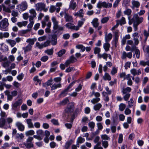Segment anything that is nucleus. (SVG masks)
<instances>
[{"label":"nucleus","mask_w":149,"mask_h":149,"mask_svg":"<svg viewBox=\"0 0 149 149\" xmlns=\"http://www.w3.org/2000/svg\"><path fill=\"white\" fill-rule=\"evenodd\" d=\"M52 20L53 23V31H56L54 33H56L57 31H63L64 27L60 26L58 25V22L57 21L54 17H53L52 18Z\"/></svg>","instance_id":"1"},{"label":"nucleus","mask_w":149,"mask_h":149,"mask_svg":"<svg viewBox=\"0 0 149 149\" xmlns=\"http://www.w3.org/2000/svg\"><path fill=\"white\" fill-rule=\"evenodd\" d=\"M9 25L8 19L5 18L0 22V29L2 31H7V29Z\"/></svg>","instance_id":"2"},{"label":"nucleus","mask_w":149,"mask_h":149,"mask_svg":"<svg viewBox=\"0 0 149 149\" xmlns=\"http://www.w3.org/2000/svg\"><path fill=\"white\" fill-rule=\"evenodd\" d=\"M143 19L142 17H139L138 14H135L131 19V21L133 22V24H139L143 21Z\"/></svg>","instance_id":"3"},{"label":"nucleus","mask_w":149,"mask_h":149,"mask_svg":"<svg viewBox=\"0 0 149 149\" xmlns=\"http://www.w3.org/2000/svg\"><path fill=\"white\" fill-rule=\"evenodd\" d=\"M35 7L36 10L38 11H40L42 10L46 12L48 10V7L45 8V5L42 3H39L35 5Z\"/></svg>","instance_id":"4"},{"label":"nucleus","mask_w":149,"mask_h":149,"mask_svg":"<svg viewBox=\"0 0 149 149\" xmlns=\"http://www.w3.org/2000/svg\"><path fill=\"white\" fill-rule=\"evenodd\" d=\"M112 6L111 3L107 2L105 1L101 2L99 1L97 4V7L99 8L103 7L104 8H111Z\"/></svg>","instance_id":"5"},{"label":"nucleus","mask_w":149,"mask_h":149,"mask_svg":"<svg viewBox=\"0 0 149 149\" xmlns=\"http://www.w3.org/2000/svg\"><path fill=\"white\" fill-rule=\"evenodd\" d=\"M27 7V4L25 1L22 2L20 4L17 6V10L20 12L26 10Z\"/></svg>","instance_id":"6"},{"label":"nucleus","mask_w":149,"mask_h":149,"mask_svg":"<svg viewBox=\"0 0 149 149\" xmlns=\"http://www.w3.org/2000/svg\"><path fill=\"white\" fill-rule=\"evenodd\" d=\"M5 3L8 7V8L7 9V11L9 13L11 12L10 9H13L15 8V5L12 3L10 0H6L5 2Z\"/></svg>","instance_id":"7"},{"label":"nucleus","mask_w":149,"mask_h":149,"mask_svg":"<svg viewBox=\"0 0 149 149\" xmlns=\"http://www.w3.org/2000/svg\"><path fill=\"white\" fill-rule=\"evenodd\" d=\"M22 103V100L21 99H19L15 102L13 103L11 105L12 109L15 111L17 110L18 107H19Z\"/></svg>","instance_id":"8"},{"label":"nucleus","mask_w":149,"mask_h":149,"mask_svg":"<svg viewBox=\"0 0 149 149\" xmlns=\"http://www.w3.org/2000/svg\"><path fill=\"white\" fill-rule=\"evenodd\" d=\"M50 43L53 45H56L57 43V36L56 35L54 34L52 35L51 38H49Z\"/></svg>","instance_id":"9"},{"label":"nucleus","mask_w":149,"mask_h":149,"mask_svg":"<svg viewBox=\"0 0 149 149\" xmlns=\"http://www.w3.org/2000/svg\"><path fill=\"white\" fill-rule=\"evenodd\" d=\"M29 13L30 14V15H29V20H33L37 15L35 10L34 9H32L29 10Z\"/></svg>","instance_id":"10"},{"label":"nucleus","mask_w":149,"mask_h":149,"mask_svg":"<svg viewBox=\"0 0 149 149\" xmlns=\"http://www.w3.org/2000/svg\"><path fill=\"white\" fill-rule=\"evenodd\" d=\"M77 6L76 2L74 0H71L70 2L69 9L70 10H75L77 8Z\"/></svg>","instance_id":"11"},{"label":"nucleus","mask_w":149,"mask_h":149,"mask_svg":"<svg viewBox=\"0 0 149 149\" xmlns=\"http://www.w3.org/2000/svg\"><path fill=\"white\" fill-rule=\"evenodd\" d=\"M74 106L72 104H69L65 109V112L66 113H69L72 112L74 110Z\"/></svg>","instance_id":"12"},{"label":"nucleus","mask_w":149,"mask_h":149,"mask_svg":"<svg viewBox=\"0 0 149 149\" xmlns=\"http://www.w3.org/2000/svg\"><path fill=\"white\" fill-rule=\"evenodd\" d=\"M65 26L68 29H73L75 31H77L78 30V27H76L73 24H72L71 23H69L65 24Z\"/></svg>","instance_id":"13"},{"label":"nucleus","mask_w":149,"mask_h":149,"mask_svg":"<svg viewBox=\"0 0 149 149\" xmlns=\"http://www.w3.org/2000/svg\"><path fill=\"white\" fill-rule=\"evenodd\" d=\"M16 125L19 131L22 132L24 130V126L21 122H17L16 123Z\"/></svg>","instance_id":"14"},{"label":"nucleus","mask_w":149,"mask_h":149,"mask_svg":"<svg viewBox=\"0 0 149 149\" xmlns=\"http://www.w3.org/2000/svg\"><path fill=\"white\" fill-rule=\"evenodd\" d=\"M112 37V35L111 33L107 34V33L106 32L105 36V42H109L111 39Z\"/></svg>","instance_id":"15"},{"label":"nucleus","mask_w":149,"mask_h":149,"mask_svg":"<svg viewBox=\"0 0 149 149\" xmlns=\"http://www.w3.org/2000/svg\"><path fill=\"white\" fill-rule=\"evenodd\" d=\"M132 6L131 7L132 9H134L135 8H138L140 6V3L138 1L133 0L132 1Z\"/></svg>","instance_id":"16"},{"label":"nucleus","mask_w":149,"mask_h":149,"mask_svg":"<svg viewBox=\"0 0 149 149\" xmlns=\"http://www.w3.org/2000/svg\"><path fill=\"white\" fill-rule=\"evenodd\" d=\"M131 73L134 75H139L141 73L140 69H139L137 71L136 69L133 68L130 70Z\"/></svg>","instance_id":"17"},{"label":"nucleus","mask_w":149,"mask_h":149,"mask_svg":"<svg viewBox=\"0 0 149 149\" xmlns=\"http://www.w3.org/2000/svg\"><path fill=\"white\" fill-rule=\"evenodd\" d=\"M64 18L66 22H72L73 18L72 16L65 12Z\"/></svg>","instance_id":"18"},{"label":"nucleus","mask_w":149,"mask_h":149,"mask_svg":"<svg viewBox=\"0 0 149 149\" xmlns=\"http://www.w3.org/2000/svg\"><path fill=\"white\" fill-rule=\"evenodd\" d=\"M75 16L79 17H80L83 18L84 16V10L83 9H80L79 11L74 14Z\"/></svg>","instance_id":"19"},{"label":"nucleus","mask_w":149,"mask_h":149,"mask_svg":"<svg viewBox=\"0 0 149 149\" xmlns=\"http://www.w3.org/2000/svg\"><path fill=\"white\" fill-rule=\"evenodd\" d=\"M4 93L7 97V100L9 101H11L13 99V97L10 93V92L8 90H6L4 92Z\"/></svg>","instance_id":"20"},{"label":"nucleus","mask_w":149,"mask_h":149,"mask_svg":"<svg viewBox=\"0 0 149 149\" xmlns=\"http://www.w3.org/2000/svg\"><path fill=\"white\" fill-rule=\"evenodd\" d=\"M98 22V19L97 18H95L93 19L91 23L92 24L93 27L96 28L99 25V23Z\"/></svg>","instance_id":"21"},{"label":"nucleus","mask_w":149,"mask_h":149,"mask_svg":"<svg viewBox=\"0 0 149 149\" xmlns=\"http://www.w3.org/2000/svg\"><path fill=\"white\" fill-rule=\"evenodd\" d=\"M85 20L86 19L85 18H82L80 20L78 21V22L77 26H76V27H78V30H79V28L81 27L83 24Z\"/></svg>","instance_id":"22"},{"label":"nucleus","mask_w":149,"mask_h":149,"mask_svg":"<svg viewBox=\"0 0 149 149\" xmlns=\"http://www.w3.org/2000/svg\"><path fill=\"white\" fill-rule=\"evenodd\" d=\"M116 22L120 25H122L123 24H125L126 23L125 18L124 17H122L121 19L120 20H116Z\"/></svg>","instance_id":"23"},{"label":"nucleus","mask_w":149,"mask_h":149,"mask_svg":"<svg viewBox=\"0 0 149 149\" xmlns=\"http://www.w3.org/2000/svg\"><path fill=\"white\" fill-rule=\"evenodd\" d=\"M70 91L67 88H66L61 93L59 96L61 97H63L66 96L68 94V92Z\"/></svg>","instance_id":"24"},{"label":"nucleus","mask_w":149,"mask_h":149,"mask_svg":"<svg viewBox=\"0 0 149 149\" xmlns=\"http://www.w3.org/2000/svg\"><path fill=\"white\" fill-rule=\"evenodd\" d=\"M6 42L8 43L12 47H14L16 44L15 41L12 40H6Z\"/></svg>","instance_id":"25"},{"label":"nucleus","mask_w":149,"mask_h":149,"mask_svg":"<svg viewBox=\"0 0 149 149\" xmlns=\"http://www.w3.org/2000/svg\"><path fill=\"white\" fill-rule=\"evenodd\" d=\"M61 86V85L60 83L58 84L55 83L51 86V90H55L58 88H60Z\"/></svg>","instance_id":"26"},{"label":"nucleus","mask_w":149,"mask_h":149,"mask_svg":"<svg viewBox=\"0 0 149 149\" xmlns=\"http://www.w3.org/2000/svg\"><path fill=\"white\" fill-rule=\"evenodd\" d=\"M36 38H29L26 40V42L27 43H29V44L28 45H30L32 46L34 44L35 42L36 41Z\"/></svg>","instance_id":"27"},{"label":"nucleus","mask_w":149,"mask_h":149,"mask_svg":"<svg viewBox=\"0 0 149 149\" xmlns=\"http://www.w3.org/2000/svg\"><path fill=\"white\" fill-rule=\"evenodd\" d=\"M27 24V22L26 21H23L21 22H18L17 24L19 27H21L23 26H26Z\"/></svg>","instance_id":"28"},{"label":"nucleus","mask_w":149,"mask_h":149,"mask_svg":"<svg viewBox=\"0 0 149 149\" xmlns=\"http://www.w3.org/2000/svg\"><path fill=\"white\" fill-rule=\"evenodd\" d=\"M110 47V45L109 42H105L103 45V48L106 52L109 50Z\"/></svg>","instance_id":"29"},{"label":"nucleus","mask_w":149,"mask_h":149,"mask_svg":"<svg viewBox=\"0 0 149 149\" xmlns=\"http://www.w3.org/2000/svg\"><path fill=\"white\" fill-rule=\"evenodd\" d=\"M72 139H70L69 141H67L65 143L64 146L65 148V149H68L72 143Z\"/></svg>","instance_id":"30"},{"label":"nucleus","mask_w":149,"mask_h":149,"mask_svg":"<svg viewBox=\"0 0 149 149\" xmlns=\"http://www.w3.org/2000/svg\"><path fill=\"white\" fill-rule=\"evenodd\" d=\"M9 36V34L8 32H5L3 33L2 32H0V39H2L3 37L8 38Z\"/></svg>","instance_id":"31"},{"label":"nucleus","mask_w":149,"mask_h":149,"mask_svg":"<svg viewBox=\"0 0 149 149\" xmlns=\"http://www.w3.org/2000/svg\"><path fill=\"white\" fill-rule=\"evenodd\" d=\"M32 46L30 45H28L26 47L23 48L25 52H26L31 50Z\"/></svg>","instance_id":"32"},{"label":"nucleus","mask_w":149,"mask_h":149,"mask_svg":"<svg viewBox=\"0 0 149 149\" xmlns=\"http://www.w3.org/2000/svg\"><path fill=\"white\" fill-rule=\"evenodd\" d=\"M53 81V80L52 78H51L49 80L47 81L46 82L44 83L42 86L44 87H46L48 86L51 85L52 84V83Z\"/></svg>","instance_id":"33"},{"label":"nucleus","mask_w":149,"mask_h":149,"mask_svg":"<svg viewBox=\"0 0 149 149\" xmlns=\"http://www.w3.org/2000/svg\"><path fill=\"white\" fill-rule=\"evenodd\" d=\"M143 34L145 37L144 41L145 42H146L149 36V32L146 30H144L143 31Z\"/></svg>","instance_id":"34"},{"label":"nucleus","mask_w":149,"mask_h":149,"mask_svg":"<svg viewBox=\"0 0 149 149\" xmlns=\"http://www.w3.org/2000/svg\"><path fill=\"white\" fill-rule=\"evenodd\" d=\"M26 123L28 125V127L29 128H33L34 126L31 121V120L30 119H28L26 120Z\"/></svg>","instance_id":"35"},{"label":"nucleus","mask_w":149,"mask_h":149,"mask_svg":"<svg viewBox=\"0 0 149 149\" xmlns=\"http://www.w3.org/2000/svg\"><path fill=\"white\" fill-rule=\"evenodd\" d=\"M6 123V119L3 118H0V127H3Z\"/></svg>","instance_id":"36"},{"label":"nucleus","mask_w":149,"mask_h":149,"mask_svg":"<svg viewBox=\"0 0 149 149\" xmlns=\"http://www.w3.org/2000/svg\"><path fill=\"white\" fill-rule=\"evenodd\" d=\"M24 137V134L22 133H17L15 136V138L17 140H20L23 139Z\"/></svg>","instance_id":"37"},{"label":"nucleus","mask_w":149,"mask_h":149,"mask_svg":"<svg viewBox=\"0 0 149 149\" xmlns=\"http://www.w3.org/2000/svg\"><path fill=\"white\" fill-rule=\"evenodd\" d=\"M53 47H52L50 49H48L45 51V52L49 55H51L53 54Z\"/></svg>","instance_id":"38"},{"label":"nucleus","mask_w":149,"mask_h":149,"mask_svg":"<svg viewBox=\"0 0 149 149\" xmlns=\"http://www.w3.org/2000/svg\"><path fill=\"white\" fill-rule=\"evenodd\" d=\"M131 90V89L130 87H127L126 88H123L122 93L123 94H125L127 93L130 92Z\"/></svg>","instance_id":"39"},{"label":"nucleus","mask_w":149,"mask_h":149,"mask_svg":"<svg viewBox=\"0 0 149 149\" xmlns=\"http://www.w3.org/2000/svg\"><path fill=\"white\" fill-rule=\"evenodd\" d=\"M102 107V104L100 103H98L94 106L93 109L95 111H98L100 110Z\"/></svg>","instance_id":"40"},{"label":"nucleus","mask_w":149,"mask_h":149,"mask_svg":"<svg viewBox=\"0 0 149 149\" xmlns=\"http://www.w3.org/2000/svg\"><path fill=\"white\" fill-rule=\"evenodd\" d=\"M37 134L38 135L40 136L42 139L44 136V134L43 131L41 130H39L36 132Z\"/></svg>","instance_id":"41"},{"label":"nucleus","mask_w":149,"mask_h":149,"mask_svg":"<svg viewBox=\"0 0 149 149\" xmlns=\"http://www.w3.org/2000/svg\"><path fill=\"white\" fill-rule=\"evenodd\" d=\"M103 78L104 80H107L108 81H110L111 79V76L107 73H105L104 76L103 77Z\"/></svg>","instance_id":"42"},{"label":"nucleus","mask_w":149,"mask_h":149,"mask_svg":"<svg viewBox=\"0 0 149 149\" xmlns=\"http://www.w3.org/2000/svg\"><path fill=\"white\" fill-rule=\"evenodd\" d=\"M100 58H103L104 59L106 60H107V58L108 57V54L105 53H104L103 54H98L97 55Z\"/></svg>","instance_id":"43"},{"label":"nucleus","mask_w":149,"mask_h":149,"mask_svg":"<svg viewBox=\"0 0 149 149\" xmlns=\"http://www.w3.org/2000/svg\"><path fill=\"white\" fill-rule=\"evenodd\" d=\"M132 10L130 9L127 8L126 10L124 11V14L128 16L130 15L132 13Z\"/></svg>","instance_id":"44"},{"label":"nucleus","mask_w":149,"mask_h":149,"mask_svg":"<svg viewBox=\"0 0 149 149\" xmlns=\"http://www.w3.org/2000/svg\"><path fill=\"white\" fill-rule=\"evenodd\" d=\"M119 110L120 111H123L126 107V105L123 103H120L119 106Z\"/></svg>","instance_id":"45"},{"label":"nucleus","mask_w":149,"mask_h":149,"mask_svg":"<svg viewBox=\"0 0 149 149\" xmlns=\"http://www.w3.org/2000/svg\"><path fill=\"white\" fill-rule=\"evenodd\" d=\"M26 147L27 148H30L33 146V145L32 143L26 142L24 144Z\"/></svg>","instance_id":"46"},{"label":"nucleus","mask_w":149,"mask_h":149,"mask_svg":"<svg viewBox=\"0 0 149 149\" xmlns=\"http://www.w3.org/2000/svg\"><path fill=\"white\" fill-rule=\"evenodd\" d=\"M69 101L68 99L67 98L60 102L59 104L61 105H64L66 104Z\"/></svg>","instance_id":"47"},{"label":"nucleus","mask_w":149,"mask_h":149,"mask_svg":"<svg viewBox=\"0 0 149 149\" xmlns=\"http://www.w3.org/2000/svg\"><path fill=\"white\" fill-rule=\"evenodd\" d=\"M34 131L32 130H31L28 131H26L25 132V135L26 136H28L29 135H32L34 134Z\"/></svg>","instance_id":"48"},{"label":"nucleus","mask_w":149,"mask_h":149,"mask_svg":"<svg viewBox=\"0 0 149 149\" xmlns=\"http://www.w3.org/2000/svg\"><path fill=\"white\" fill-rule=\"evenodd\" d=\"M109 18L108 17H105L102 19L101 20V23L102 24L106 23L109 20Z\"/></svg>","instance_id":"49"},{"label":"nucleus","mask_w":149,"mask_h":149,"mask_svg":"<svg viewBox=\"0 0 149 149\" xmlns=\"http://www.w3.org/2000/svg\"><path fill=\"white\" fill-rule=\"evenodd\" d=\"M76 47L77 49H81L82 52L84 51L85 49V47L81 45H77L76 46Z\"/></svg>","instance_id":"50"},{"label":"nucleus","mask_w":149,"mask_h":149,"mask_svg":"<svg viewBox=\"0 0 149 149\" xmlns=\"http://www.w3.org/2000/svg\"><path fill=\"white\" fill-rule=\"evenodd\" d=\"M65 50L64 49L60 50L58 52V56L59 57L61 56L63 54H65Z\"/></svg>","instance_id":"51"},{"label":"nucleus","mask_w":149,"mask_h":149,"mask_svg":"<svg viewBox=\"0 0 149 149\" xmlns=\"http://www.w3.org/2000/svg\"><path fill=\"white\" fill-rule=\"evenodd\" d=\"M102 144L103 147L105 148H107L109 146L108 142L106 141H102Z\"/></svg>","instance_id":"52"},{"label":"nucleus","mask_w":149,"mask_h":149,"mask_svg":"<svg viewBox=\"0 0 149 149\" xmlns=\"http://www.w3.org/2000/svg\"><path fill=\"white\" fill-rule=\"evenodd\" d=\"M101 138L102 140H110V139L109 137L105 134L102 135L101 136Z\"/></svg>","instance_id":"53"},{"label":"nucleus","mask_w":149,"mask_h":149,"mask_svg":"<svg viewBox=\"0 0 149 149\" xmlns=\"http://www.w3.org/2000/svg\"><path fill=\"white\" fill-rule=\"evenodd\" d=\"M88 125L89 127L91 128V130L92 131V129H93L94 128L95 123L93 121L90 122L88 123Z\"/></svg>","instance_id":"54"},{"label":"nucleus","mask_w":149,"mask_h":149,"mask_svg":"<svg viewBox=\"0 0 149 149\" xmlns=\"http://www.w3.org/2000/svg\"><path fill=\"white\" fill-rule=\"evenodd\" d=\"M69 60L72 62V63H73L77 61V59L73 55L70 57Z\"/></svg>","instance_id":"55"},{"label":"nucleus","mask_w":149,"mask_h":149,"mask_svg":"<svg viewBox=\"0 0 149 149\" xmlns=\"http://www.w3.org/2000/svg\"><path fill=\"white\" fill-rule=\"evenodd\" d=\"M100 52V48L99 47H96L94 49V53L95 54H99Z\"/></svg>","instance_id":"56"},{"label":"nucleus","mask_w":149,"mask_h":149,"mask_svg":"<svg viewBox=\"0 0 149 149\" xmlns=\"http://www.w3.org/2000/svg\"><path fill=\"white\" fill-rule=\"evenodd\" d=\"M85 141V139L84 138L82 137L81 136L79 137L77 139V141L80 143H82Z\"/></svg>","instance_id":"57"},{"label":"nucleus","mask_w":149,"mask_h":149,"mask_svg":"<svg viewBox=\"0 0 149 149\" xmlns=\"http://www.w3.org/2000/svg\"><path fill=\"white\" fill-rule=\"evenodd\" d=\"M134 101L132 98H131L130 100L128 101V107H131L133 105Z\"/></svg>","instance_id":"58"},{"label":"nucleus","mask_w":149,"mask_h":149,"mask_svg":"<svg viewBox=\"0 0 149 149\" xmlns=\"http://www.w3.org/2000/svg\"><path fill=\"white\" fill-rule=\"evenodd\" d=\"M143 48L144 52L149 53V46H144Z\"/></svg>","instance_id":"59"},{"label":"nucleus","mask_w":149,"mask_h":149,"mask_svg":"<svg viewBox=\"0 0 149 149\" xmlns=\"http://www.w3.org/2000/svg\"><path fill=\"white\" fill-rule=\"evenodd\" d=\"M93 95H94L95 97L96 98H99L100 96V94L98 92H95L93 90L91 96H92Z\"/></svg>","instance_id":"60"},{"label":"nucleus","mask_w":149,"mask_h":149,"mask_svg":"<svg viewBox=\"0 0 149 149\" xmlns=\"http://www.w3.org/2000/svg\"><path fill=\"white\" fill-rule=\"evenodd\" d=\"M100 100V98H93L92 100H91V102L93 104H94L96 103H97Z\"/></svg>","instance_id":"61"},{"label":"nucleus","mask_w":149,"mask_h":149,"mask_svg":"<svg viewBox=\"0 0 149 149\" xmlns=\"http://www.w3.org/2000/svg\"><path fill=\"white\" fill-rule=\"evenodd\" d=\"M24 77V74L22 73L19 74L17 77V78L18 80L19 81H21Z\"/></svg>","instance_id":"62"},{"label":"nucleus","mask_w":149,"mask_h":149,"mask_svg":"<svg viewBox=\"0 0 149 149\" xmlns=\"http://www.w3.org/2000/svg\"><path fill=\"white\" fill-rule=\"evenodd\" d=\"M11 15L13 17H18V13L15 10H13L11 13Z\"/></svg>","instance_id":"63"},{"label":"nucleus","mask_w":149,"mask_h":149,"mask_svg":"<svg viewBox=\"0 0 149 149\" xmlns=\"http://www.w3.org/2000/svg\"><path fill=\"white\" fill-rule=\"evenodd\" d=\"M56 10V7L52 5L50 6L49 10L50 13H52L54 12Z\"/></svg>","instance_id":"64"}]
</instances>
